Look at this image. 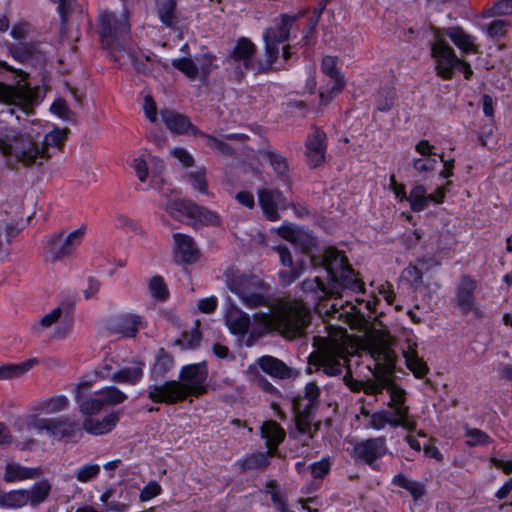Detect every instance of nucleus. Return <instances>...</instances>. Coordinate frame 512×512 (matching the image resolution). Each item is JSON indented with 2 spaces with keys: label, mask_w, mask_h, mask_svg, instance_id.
I'll use <instances>...</instances> for the list:
<instances>
[{
  "label": "nucleus",
  "mask_w": 512,
  "mask_h": 512,
  "mask_svg": "<svg viewBox=\"0 0 512 512\" xmlns=\"http://www.w3.org/2000/svg\"><path fill=\"white\" fill-rule=\"evenodd\" d=\"M369 426L375 430H382L386 425L393 428L402 427L408 432L416 430V422H406L398 420L396 416L390 415L389 411L381 410L369 415Z\"/></svg>",
  "instance_id": "22"
},
{
  "label": "nucleus",
  "mask_w": 512,
  "mask_h": 512,
  "mask_svg": "<svg viewBox=\"0 0 512 512\" xmlns=\"http://www.w3.org/2000/svg\"><path fill=\"white\" fill-rule=\"evenodd\" d=\"M115 226L118 229L130 232H138L140 229L138 223L135 220L124 214L116 215Z\"/></svg>",
  "instance_id": "60"
},
{
  "label": "nucleus",
  "mask_w": 512,
  "mask_h": 512,
  "mask_svg": "<svg viewBox=\"0 0 512 512\" xmlns=\"http://www.w3.org/2000/svg\"><path fill=\"white\" fill-rule=\"evenodd\" d=\"M296 17L282 15L280 22L275 27L266 29L263 39L265 42V55L273 64L279 56V44L289 38L290 29L295 22Z\"/></svg>",
  "instance_id": "9"
},
{
  "label": "nucleus",
  "mask_w": 512,
  "mask_h": 512,
  "mask_svg": "<svg viewBox=\"0 0 512 512\" xmlns=\"http://www.w3.org/2000/svg\"><path fill=\"white\" fill-rule=\"evenodd\" d=\"M66 130L54 128L40 140V146L48 153L49 147L60 148L65 141Z\"/></svg>",
  "instance_id": "49"
},
{
  "label": "nucleus",
  "mask_w": 512,
  "mask_h": 512,
  "mask_svg": "<svg viewBox=\"0 0 512 512\" xmlns=\"http://www.w3.org/2000/svg\"><path fill=\"white\" fill-rule=\"evenodd\" d=\"M257 52L256 46L247 38H240L232 48L227 63L234 68L238 77L243 76L247 71L254 74L266 73L272 69L271 60L266 57L265 60L255 59Z\"/></svg>",
  "instance_id": "6"
},
{
  "label": "nucleus",
  "mask_w": 512,
  "mask_h": 512,
  "mask_svg": "<svg viewBox=\"0 0 512 512\" xmlns=\"http://www.w3.org/2000/svg\"><path fill=\"white\" fill-rule=\"evenodd\" d=\"M446 35L451 41L464 53L475 51L474 38L463 31L459 27H451L446 29Z\"/></svg>",
  "instance_id": "38"
},
{
  "label": "nucleus",
  "mask_w": 512,
  "mask_h": 512,
  "mask_svg": "<svg viewBox=\"0 0 512 512\" xmlns=\"http://www.w3.org/2000/svg\"><path fill=\"white\" fill-rule=\"evenodd\" d=\"M150 164L159 166V170L163 168L162 161L155 157H149L148 160H145L141 157L133 159L132 167L134 168L136 175L141 182H145L147 180Z\"/></svg>",
  "instance_id": "44"
},
{
  "label": "nucleus",
  "mask_w": 512,
  "mask_h": 512,
  "mask_svg": "<svg viewBox=\"0 0 512 512\" xmlns=\"http://www.w3.org/2000/svg\"><path fill=\"white\" fill-rule=\"evenodd\" d=\"M0 150L4 155H13L23 166L42 165L50 158V154L40 146L39 135L17 133L11 129H7L0 138Z\"/></svg>",
  "instance_id": "2"
},
{
  "label": "nucleus",
  "mask_w": 512,
  "mask_h": 512,
  "mask_svg": "<svg viewBox=\"0 0 512 512\" xmlns=\"http://www.w3.org/2000/svg\"><path fill=\"white\" fill-rule=\"evenodd\" d=\"M143 366L144 364L142 362H137L129 367H119L113 382L126 383L130 385L137 384L143 377Z\"/></svg>",
  "instance_id": "35"
},
{
  "label": "nucleus",
  "mask_w": 512,
  "mask_h": 512,
  "mask_svg": "<svg viewBox=\"0 0 512 512\" xmlns=\"http://www.w3.org/2000/svg\"><path fill=\"white\" fill-rule=\"evenodd\" d=\"M261 316L266 330L274 327L288 338L303 335L310 322L308 309L297 302L285 303L273 316L268 314H262Z\"/></svg>",
  "instance_id": "5"
},
{
  "label": "nucleus",
  "mask_w": 512,
  "mask_h": 512,
  "mask_svg": "<svg viewBox=\"0 0 512 512\" xmlns=\"http://www.w3.org/2000/svg\"><path fill=\"white\" fill-rule=\"evenodd\" d=\"M226 281L230 291L236 294L247 308L265 305L266 299L258 292L263 287V282L257 276L227 273Z\"/></svg>",
  "instance_id": "7"
},
{
  "label": "nucleus",
  "mask_w": 512,
  "mask_h": 512,
  "mask_svg": "<svg viewBox=\"0 0 512 512\" xmlns=\"http://www.w3.org/2000/svg\"><path fill=\"white\" fill-rule=\"evenodd\" d=\"M0 102L7 105L5 112L13 115L15 108L27 113L29 102L26 97L16 88L0 83Z\"/></svg>",
  "instance_id": "23"
},
{
  "label": "nucleus",
  "mask_w": 512,
  "mask_h": 512,
  "mask_svg": "<svg viewBox=\"0 0 512 512\" xmlns=\"http://www.w3.org/2000/svg\"><path fill=\"white\" fill-rule=\"evenodd\" d=\"M85 233V227L65 235L64 232H56L46 237L45 253L52 261H61L69 257L80 245Z\"/></svg>",
  "instance_id": "8"
},
{
  "label": "nucleus",
  "mask_w": 512,
  "mask_h": 512,
  "mask_svg": "<svg viewBox=\"0 0 512 512\" xmlns=\"http://www.w3.org/2000/svg\"><path fill=\"white\" fill-rule=\"evenodd\" d=\"M104 406H115L123 403L127 395L116 386H108L99 390Z\"/></svg>",
  "instance_id": "45"
},
{
  "label": "nucleus",
  "mask_w": 512,
  "mask_h": 512,
  "mask_svg": "<svg viewBox=\"0 0 512 512\" xmlns=\"http://www.w3.org/2000/svg\"><path fill=\"white\" fill-rule=\"evenodd\" d=\"M151 296L158 301H165L169 296V291L163 277L153 276L148 283Z\"/></svg>",
  "instance_id": "50"
},
{
  "label": "nucleus",
  "mask_w": 512,
  "mask_h": 512,
  "mask_svg": "<svg viewBox=\"0 0 512 512\" xmlns=\"http://www.w3.org/2000/svg\"><path fill=\"white\" fill-rule=\"evenodd\" d=\"M376 380H368L366 382H359L352 378L350 370L347 371L343 380L345 384L354 392L364 391L365 394L375 395L379 394L386 389L390 378L386 373L375 374Z\"/></svg>",
  "instance_id": "18"
},
{
  "label": "nucleus",
  "mask_w": 512,
  "mask_h": 512,
  "mask_svg": "<svg viewBox=\"0 0 512 512\" xmlns=\"http://www.w3.org/2000/svg\"><path fill=\"white\" fill-rule=\"evenodd\" d=\"M346 361L343 353L333 348L321 349L309 357V365L316 371L321 369L328 376L341 374Z\"/></svg>",
  "instance_id": "13"
},
{
  "label": "nucleus",
  "mask_w": 512,
  "mask_h": 512,
  "mask_svg": "<svg viewBox=\"0 0 512 512\" xmlns=\"http://www.w3.org/2000/svg\"><path fill=\"white\" fill-rule=\"evenodd\" d=\"M258 198L264 214L271 221H275L279 218L278 209H287L291 206L282 192L277 189L260 190L258 192Z\"/></svg>",
  "instance_id": "15"
},
{
  "label": "nucleus",
  "mask_w": 512,
  "mask_h": 512,
  "mask_svg": "<svg viewBox=\"0 0 512 512\" xmlns=\"http://www.w3.org/2000/svg\"><path fill=\"white\" fill-rule=\"evenodd\" d=\"M322 262L330 278L331 293L341 294L345 289L353 292L364 291V283L355 276L347 257L342 252L334 247H328L323 253Z\"/></svg>",
  "instance_id": "4"
},
{
  "label": "nucleus",
  "mask_w": 512,
  "mask_h": 512,
  "mask_svg": "<svg viewBox=\"0 0 512 512\" xmlns=\"http://www.w3.org/2000/svg\"><path fill=\"white\" fill-rule=\"evenodd\" d=\"M432 197L427 193V189L423 185H416L410 191L409 196L406 195L405 200L410 203V208L414 212L425 210L431 203Z\"/></svg>",
  "instance_id": "37"
},
{
  "label": "nucleus",
  "mask_w": 512,
  "mask_h": 512,
  "mask_svg": "<svg viewBox=\"0 0 512 512\" xmlns=\"http://www.w3.org/2000/svg\"><path fill=\"white\" fill-rule=\"evenodd\" d=\"M161 493V486L155 482H149L140 492V499L148 501Z\"/></svg>",
  "instance_id": "64"
},
{
  "label": "nucleus",
  "mask_w": 512,
  "mask_h": 512,
  "mask_svg": "<svg viewBox=\"0 0 512 512\" xmlns=\"http://www.w3.org/2000/svg\"><path fill=\"white\" fill-rule=\"evenodd\" d=\"M41 475L40 468H28L19 463L11 462L5 466L3 479L7 483L23 481L26 479H34Z\"/></svg>",
  "instance_id": "29"
},
{
  "label": "nucleus",
  "mask_w": 512,
  "mask_h": 512,
  "mask_svg": "<svg viewBox=\"0 0 512 512\" xmlns=\"http://www.w3.org/2000/svg\"><path fill=\"white\" fill-rule=\"evenodd\" d=\"M387 391L390 394V401L388 402L389 413L394 415L398 420L406 422H416L409 414V407L406 405V392L404 389L398 387L389 381Z\"/></svg>",
  "instance_id": "17"
},
{
  "label": "nucleus",
  "mask_w": 512,
  "mask_h": 512,
  "mask_svg": "<svg viewBox=\"0 0 512 512\" xmlns=\"http://www.w3.org/2000/svg\"><path fill=\"white\" fill-rule=\"evenodd\" d=\"M396 99V91L391 87H383L379 90L375 103L377 110L388 112L394 105Z\"/></svg>",
  "instance_id": "46"
},
{
  "label": "nucleus",
  "mask_w": 512,
  "mask_h": 512,
  "mask_svg": "<svg viewBox=\"0 0 512 512\" xmlns=\"http://www.w3.org/2000/svg\"><path fill=\"white\" fill-rule=\"evenodd\" d=\"M186 178L191 183L192 187L202 194L208 195V184L205 178V173L202 171L190 172L186 175Z\"/></svg>",
  "instance_id": "57"
},
{
  "label": "nucleus",
  "mask_w": 512,
  "mask_h": 512,
  "mask_svg": "<svg viewBox=\"0 0 512 512\" xmlns=\"http://www.w3.org/2000/svg\"><path fill=\"white\" fill-rule=\"evenodd\" d=\"M26 489L11 491L0 490V507L8 509H17L28 504Z\"/></svg>",
  "instance_id": "36"
},
{
  "label": "nucleus",
  "mask_w": 512,
  "mask_h": 512,
  "mask_svg": "<svg viewBox=\"0 0 512 512\" xmlns=\"http://www.w3.org/2000/svg\"><path fill=\"white\" fill-rule=\"evenodd\" d=\"M437 160L435 158H418L413 161L414 169L419 173L429 172L435 169Z\"/></svg>",
  "instance_id": "63"
},
{
  "label": "nucleus",
  "mask_w": 512,
  "mask_h": 512,
  "mask_svg": "<svg viewBox=\"0 0 512 512\" xmlns=\"http://www.w3.org/2000/svg\"><path fill=\"white\" fill-rule=\"evenodd\" d=\"M160 115L166 127L174 133L184 134L193 129L190 119L174 110L162 109Z\"/></svg>",
  "instance_id": "27"
},
{
  "label": "nucleus",
  "mask_w": 512,
  "mask_h": 512,
  "mask_svg": "<svg viewBox=\"0 0 512 512\" xmlns=\"http://www.w3.org/2000/svg\"><path fill=\"white\" fill-rule=\"evenodd\" d=\"M263 155L269 160L274 171L281 177L286 176L289 171L287 159L275 150L267 149Z\"/></svg>",
  "instance_id": "47"
},
{
  "label": "nucleus",
  "mask_w": 512,
  "mask_h": 512,
  "mask_svg": "<svg viewBox=\"0 0 512 512\" xmlns=\"http://www.w3.org/2000/svg\"><path fill=\"white\" fill-rule=\"evenodd\" d=\"M143 327V317L136 314H122L113 321V330L126 337H135Z\"/></svg>",
  "instance_id": "26"
},
{
  "label": "nucleus",
  "mask_w": 512,
  "mask_h": 512,
  "mask_svg": "<svg viewBox=\"0 0 512 512\" xmlns=\"http://www.w3.org/2000/svg\"><path fill=\"white\" fill-rule=\"evenodd\" d=\"M120 419L119 412L113 411L102 419L86 418L83 422V429L93 435H102L110 432Z\"/></svg>",
  "instance_id": "25"
},
{
  "label": "nucleus",
  "mask_w": 512,
  "mask_h": 512,
  "mask_svg": "<svg viewBox=\"0 0 512 512\" xmlns=\"http://www.w3.org/2000/svg\"><path fill=\"white\" fill-rule=\"evenodd\" d=\"M36 362V359H29L16 364H4L0 366V380L19 378L27 373Z\"/></svg>",
  "instance_id": "39"
},
{
  "label": "nucleus",
  "mask_w": 512,
  "mask_h": 512,
  "mask_svg": "<svg viewBox=\"0 0 512 512\" xmlns=\"http://www.w3.org/2000/svg\"><path fill=\"white\" fill-rule=\"evenodd\" d=\"M331 469V462L329 458H322L310 465L311 474L314 479H321L329 473Z\"/></svg>",
  "instance_id": "59"
},
{
  "label": "nucleus",
  "mask_w": 512,
  "mask_h": 512,
  "mask_svg": "<svg viewBox=\"0 0 512 512\" xmlns=\"http://www.w3.org/2000/svg\"><path fill=\"white\" fill-rule=\"evenodd\" d=\"M289 268H290L289 271H280L279 272L280 282L283 286H288L292 282H294L296 279H298L304 270L302 265H299L297 267H289Z\"/></svg>",
  "instance_id": "61"
},
{
  "label": "nucleus",
  "mask_w": 512,
  "mask_h": 512,
  "mask_svg": "<svg viewBox=\"0 0 512 512\" xmlns=\"http://www.w3.org/2000/svg\"><path fill=\"white\" fill-rule=\"evenodd\" d=\"M197 204L184 199L170 201L166 206V211L176 220L192 219Z\"/></svg>",
  "instance_id": "34"
},
{
  "label": "nucleus",
  "mask_w": 512,
  "mask_h": 512,
  "mask_svg": "<svg viewBox=\"0 0 512 512\" xmlns=\"http://www.w3.org/2000/svg\"><path fill=\"white\" fill-rule=\"evenodd\" d=\"M337 58L333 56H325L322 60V71L324 74L330 77L333 83L334 91H342L345 87V81L340 75L339 70L336 67Z\"/></svg>",
  "instance_id": "40"
},
{
  "label": "nucleus",
  "mask_w": 512,
  "mask_h": 512,
  "mask_svg": "<svg viewBox=\"0 0 512 512\" xmlns=\"http://www.w3.org/2000/svg\"><path fill=\"white\" fill-rule=\"evenodd\" d=\"M205 144L211 149L217 150L224 155H232L233 149L224 141L217 139L209 134H202Z\"/></svg>",
  "instance_id": "58"
},
{
  "label": "nucleus",
  "mask_w": 512,
  "mask_h": 512,
  "mask_svg": "<svg viewBox=\"0 0 512 512\" xmlns=\"http://www.w3.org/2000/svg\"><path fill=\"white\" fill-rule=\"evenodd\" d=\"M88 382H81L75 389V401L80 411L85 415H93L101 411L105 406L102 402L99 391L94 396H88L85 389L89 388Z\"/></svg>",
  "instance_id": "21"
},
{
  "label": "nucleus",
  "mask_w": 512,
  "mask_h": 512,
  "mask_svg": "<svg viewBox=\"0 0 512 512\" xmlns=\"http://www.w3.org/2000/svg\"><path fill=\"white\" fill-rule=\"evenodd\" d=\"M51 492V484L47 480L35 483L30 489H26L28 504L36 507L43 503Z\"/></svg>",
  "instance_id": "41"
},
{
  "label": "nucleus",
  "mask_w": 512,
  "mask_h": 512,
  "mask_svg": "<svg viewBox=\"0 0 512 512\" xmlns=\"http://www.w3.org/2000/svg\"><path fill=\"white\" fill-rule=\"evenodd\" d=\"M69 405V400L64 395H57L42 399L38 402V409L47 414H53L65 410Z\"/></svg>",
  "instance_id": "43"
},
{
  "label": "nucleus",
  "mask_w": 512,
  "mask_h": 512,
  "mask_svg": "<svg viewBox=\"0 0 512 512\" xmlns=\"http://www.w3.org/2000/svg\"><path fill=\"white\" fill-rule=\"evenodd\" d=\"M477 282L469 275H462L455 288L454 304L462 316L473 313L480 317L481 312L476 304L475 291Z\"/></svg>",
  "instance_id": "10"
},
{
  "label": "nucleus",
  "mask_w": 512,
  "mask_h": 512,
  "mask_svg": "<svg viewBox=\"0 0 512 512\" xmlns=\"http://www.w3.org/2000/svg\"><path fill=\"white\" fill-rule=\"evenodd\" d=\"M158 14L161 21L167 25L171 26L173 24L174 19V11L176 7V3L174 0H158Z\"/></svg>",
  "instance_id": "53"
},
{
  "label": "nucleus",
  "mask_w": 512,
  "mask_h": 512,
  "mask_svg": "<svg viewBox=\"0 0 512 512\" xmlns=\"http://www.w3.org/2000/svg\"><path fill=\"white\" fill-rule=\"evenodd\" d=\"M100 472V466L97 464H85L78 468L75 477L80 482H89L96 478Z\"/></svg>",
  "instance_id": "56"
},
{
  "label": "nucleus",
  "mask_w": 512,
  "mask_h": 512,
  "mask_svg": "<svg viewBox=\"0 0 512 512\" xmlns=\"http://www.w3.org/2000/svg\"><path fill=\"white\" fill-rule=\"evenodd\" d=\"M273 456L274 451L255 452L243 459H239L236 465L239 467L240 473H245L249 470H264L270 463L269 457Z\"/></svg>",
  "instance_id": "30"
},
{
  "label": "nucleus",
  "mask_w": 512,
  "mask_h": 512,
  "mask_svg": "<svg viewBox=\"0 0 512 512\" xmlns=\"http://www.w3.org/2000/svg\"><path fill=\"white\" fill-rule=\"evenodd\" d=\"M293 409L297 431L301 434H308L309 438H313L320 428V422L314 423L312 425V421L314 419V416L311 412L312 408L305 407L304 410H301L300 404L294 402Z\"/></svg>",
  "instance_id": "24"
},
{
  "label": "nucleus",
  "mask_w": 512,
  "mask_h": 512,
  "mask_svg": "<svg viewBox=\"0 0 512 512\" xmlns=\"http://www.w3.org/2000/svg\"><path fill=\"white\" fill-rule=\"evenodd\" d=\"M173 357L163 348L157 351L155 363L151 369V378L157 382L161 381L165 375L173 368ZM157 384V383H154Z\"/></svg>",
  "instance_id": "33"
},
{
  "label": "nucleus",
  "mask_w": 512,
  "mask_h": 512,
  "mask_svg": "<svg viewBox=\"0 0 512 512\" xmlns=\"http://www.w3.org/2000/svg\"><path fill=\"white\" fill-rule=\"evenodd\" d=\"M431 55L436 62L437 75L444 79H451L454 68L460 63L453 48L445 40L437 38L432 44Z\"/></svg>",
  "instance_id": "12"
},
{
  "label": "nucleus",
  "mask_w": 512,
  "mask_h": 512,
  "mask_svg": "<svg viewBox=\"0 0 512 512\" xmlns=\"http://www.w3.org/2000/svg\"><path fill=\"white\" fill-rule=\"evenodd\" d=\"M466 444L468 446L486 445L491 442L487 433L476 428H467L465 432Z\"/></svg>",
  "instance_id": "54"
},
{
  "label": "nucleus",
  "mask_w": 512,
  "mask_h": 512,
  "mask_svg": "<svg viewBox=\"0 0 512 512\" xmlns=\"http://www.w3.org/2000/svg\"><path fill=\"white\" fill-rule=\"evenodd\" d=\"M36 427L39 430L47 431L51 436L57 439L72 437L78 430L77 423L68 417L39 419L36 422Z\"/></svg>",
  "instance_id": "16"
},
{
  "label": "nucleus",
  "mask_w": 512,
  "mask_h": 512,
  "mask_svg": "<svg viewBox=\"0 0 512 512\" xmlns=\"http://www.w3.org/2000/svg\"><path fill=\"white\" fill-rule=\"evenodd\" d=\"M192 219L207 225H218L220 222L219 216L215 212L199 205H197Z\"/></svg>",
  "instance_id": "55"
},
{
  "label": "nucleus",
  "mask_w": 512,
  "mask_h": 512,
  "mask_svg": "<svg viewBox=\"0 0 512 512\" xmlns=\"http://www.w3.org/2000/svg\"><path fill=\"white\" fill-rule=\"evenodd\" d=\"M388 453L386 438L384 436L369 438L354 446L352 456L378 470L377 461Z\"/></svg>",
  "instance_id": "11"
},
{
  "label": "nucleus",
  "mask_w": 512,
  "mask_h": 512,
  "mask_svg": "<svg viewBox=\"0 0 512 512\" xmlns=\"http://www.w3.org/2000/svg\"><path fill=\"white\" fill-rule=\"evenodd\" d=\"M261 436L266 439L268 451H277V447L285 438V431L274 421H266L261 427Z\"/></svg>",
  "instance_id": "31"
},
{
  "label": "nucleus",
  "mask_w": 512,
  "mask_h": 512,
  "mask_svg": "<svg viewBox=\"0 0 512 512\" xmlns=\"http://www.w3.org/2000/svg\"><path fill=\"white\" fill-rule=\"evenodd\" d=\"M225 321L233 334L243 335L250 326L249 315L233 305L227 310Z\"/></svg>",
  "instance_id": "28"
},
{
  "label": "nucleus",
  "mask_w": 512,
  "mask_h": 512,
  "mask_svg": "<svg viewBox=\"0 0 512 512\" xmlns=\"http://www.w3.org/2000/svg\"><path fill=\"white\" fill-rule=\"evenodd\" d=\"M172 66L181 71L190 80H195L199 73L198 65L191 58L173 59Z\"/></svg>",
  "instance_id": "51"
},
{
  "label": "nucleus",
  "mask_w": 512,
  "mask_h": 512,
  "mask_svg": "<svg viewBox=\"0 0 512 512\" xmlns=\"http://www.w3.org/2000/svg\"><path fill=\"white\" fill-rule=\"evenodd\" d=\"M208 369L205 362L184 366L179 380L151 384L147 387V396L154 403L175 404L188 396H199L207 391Z\"/></svg>",
  "instance_id": "1"
},
{
  "label": "nucleus",
  "mask_w": 512,
  "mask_h": 512,
  "mask_svg": "<svg viewBox=\"0 0 512 512\" xmlns=\"http://www.w3.org/2000/svg\"><path fill=\"white\" fill-rule=\"evenodd\" d=\"M173 239L175 242L174 253L177 261L190 264L198 260L199 250L192 237L186 234L175 233L173 234Z\"/></svg>",
  "instance_id": "19"
},
{
  "label": "nucleus",
  "mask_w": 512,
  "mask_h": 512,
  "mask_svg": "<svg viewBox=\"0 0 512 512\" xmlns=\"http://www.w3.org/2000/svg\"><path fill=\"white\" fill-rule=\"evenodd\" d=\"M509 27V23L505 20H494L492 21L487 28V33L492 38H499L505 35L507 29Z\"/></svg>",
  "instance_id": "62"
},
{
  "label": "nucleus",
  "mask_w": 512,
  "mask_h": 512,
  "mask_svg": "<svg viewBox=\"0 0 512 512\" xmlns=\"http://www.w3.org/2000/svg\"><path fill=\"white\" fill-rule=\"evenodd\" d=\"M403 356L405 358L408 369L414 374L415 377L422 378L426 375L428 372V367L426 363L418 357L415 348L409 347L408 350L403 352Z\"/></svg>",
  "instance_id": "42"
},
{
  "label": "nucleus",
  "mask_w": 512,
  "mask_h": 512,
  "mask_svg": "<svg viewBox=\"0 0 512 512\" xmlns=\"http://www.w3.org/2000/svg\"><path fill=\"white\" fill-rule=\"evenodd\" d=\"M256 362L264 373L273 378L284 380L297 375V373L282 360L270 355L261 356Z\"/></svg>",
  "instance_id": "20"
},
{
  "label": "nucleus",
  "mask_w": 512,
  "mask_h": 512,
  "mask_svg": "<svg viewBox=\"0 0 512 512\" xmlns=\"http://www.w3.org/2000/svg\"><path fill=\"white\" fill-rule=\"evenodd\" d=\"M302 290L306 293H315V294H322L323 296H341V294H334L331 293L330 288V282L326 286L318 277H315L314 279H307L304 280L301 284Z\"/></svg>",
  "instance_id": "48"
},
{
  "label": "nucleus",
  "mask_w": 512,
  "mask_h": 512,
  "mask_svg": "<svg viewBox=\"0 0 512 512\" xmlns=\"http://www.w3.org/2000/svg\"><path fill=\"white\" fill-rule=\"evenodd\" d=\"M119 366L118 361L114 358H105L102 364L96 369L95 374L102 380L113 381Z\"/></svg>",
  "instance_id": "52"
},
{
  "label": "nucleus",
  "mask_w": 512,
  "mask_h": 512,
  "mask_svg": "<svg viewBox=\"0 0 512 512\" xmlns=\"http://www.w3.org/2000/svg\"><path fill=\"white\" fill-rule=\"evenodd\" d=\"M305 155L310 167L316 168L325 160L326 153V134L318 127H314L313 132L308 135L305 142Z\"/></svg>",
  "instance_id": "14"
},
{
  "label": "nucleus",
  "mask_w": 512,
  "mask_h": 512,
  "mask_svg": "<svg viewBox=\"0 0 512 512\" xmlns=\"http://www.w3.org/2000/svg\"><path fill=\"white\" fill-rule=\"evenodd\" d=\"M99 34L103 48L114 61H120L129 47L130 24L127 16L102 13L99 16Z\"/></svg>",
  "instance_id": "3"
},
{
  "label": "nucleus",
  "mask_w": 512,
  "mask_h": 512,
  "mask_svg": "<svg viewBox=\"0 0 512 512\" xmlns=\"http://www.w3.org/2000/svg\"><path fill=\"white\" fill-rule=\"evenodd\" d=\"M279 235L293 244L300 245L305 251L316 244L315 238L310 233L300 229L284 226L279 229Z\"/></svg>",
  "instance_id": "32"
}]
</instances>
